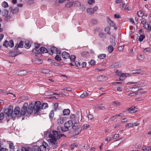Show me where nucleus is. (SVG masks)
Here are the masks:
<instances>
[{
	"label": "nucleus",
	"mask_w": 151,
	"mask_h": 151,
	"mask_svg": "<svg viewBox=\"0 0 151 151\" xmlns=\"http://www.w3.org/2000/svg\"><path fill=\"white\" fill-rule=\"evenodd\" d=\"M59 104L58 103H55L53 106V109L54 111H56L58 106Z\"/></svg>",
	"instance_id": "obj_36"
},
{
	"label": "nucleus",
	"mask_w": 151,
	"mask_h": 151,
	"mask_svg": "<svg viewBox=\"0 0 151 151\" xmlns=\"http://www.w3.org/2000/svg\"><path fill=\"white\" fill-rule=\"evenodd\" d=\"M41 102L39 101H36L33 106L32 107L31 106L28 108V114H32L34 111L35 113L39 112L41 109Z\"/></svg>",
	"instance_id": "obj_2"
},
{
	"label": "nucleus",
	"mask_w": 151,
	"mask_h": 151,
	"mask_svg": "<svg viewBox=\"0 0 151 151\" xmlns=\"http://www.w3.org/2000/svg\"><path fill=\"white\" fill-rule=\"evenodd\" d=\"M54 112H53V110H52L50 111V112L49 115V116L50 119H53L54 116Z\"/></svg>",
	"instance_id": "obj_30"
},
{
	"label": "nucleus",
	"mask_w": 151,
	"mask_h": 151,
	"mask_svg": "<svg viewBox=\"0 0 151 151\" xmlns=\"http://www.w3.org/2000/svg\"><path fill=\"white\" fill-rule=\"evenodd\" d=\"M26 112H27V111L21 109V110L20 111V115L21 116H24Z\"/></svg>",
	"instance_id": "obj_29"
},
{
	"label": "nucleus",
	"mask_w": 151,
	"mask_h": 151,
	"mask_svg": "<svg viewBox=\"0 0 151 151\" xmlns=\"http://www.w3.org/2000/svg\"><path fill=\"white\" fill-rule=\"evenodd\" d=\"M69 58H70V60L72 62H74L75 61L76 57L74 55H71V56L70 55V57H69Z\"/></svg>",
	"instance_id": "obj_31"
},
{
	"label": "nucleus",
	"mask_w": 151,
	"mask_h": 151,
	"mask_svg": "<svg viewBox=\"0 0 151 151\" xmlns=\"http://www.w3.org/2000/svg\"><path fill=\"white\" fill-rule=\"evenodd\" d=\"M127 126H128L129 127H134L133 123H128L127 124V125H126V127H127Z\"/></svg>",
	"instance_id": "obj_62"
},
{
	"label": "nucleus",
	"mask_w": 151,
	"mask_h": 151,
	"mask_svg": "<svg viewBox=\"0 0 151 151\" xmlns=\"http://www.w3.org/2000/svg\"><path fill=\"white\" fill-rule=\"evenodd\" d=\"M108 22L110 25L112 27H114L116 26L115 23L112 21L110 18L108 19Z\"/></svg>",
	"instance_id": "obj_21"
},
{
	"label": "nucleus",
	"mask_w": 151,
	"mask_h": 151,
	"mask_svg": "<svg viewBox=\"0 0 151 151\" xmlns=\"http://www.w3.org/2000/svg\"><path fill=\"white\" fill-rule=\"evenodd\" d=\"M4 117V114L3 112L0 113V120H2Z\"/></svg>",
	"instance_id": "obj_52"
},
{
	"label": "nucleus",
	"mask_w": 151,
	"mask_h": 151,
	"mask_svg": "<svg viewBox=\"0 0 151 151\" xmlns=\"http://www.w3.org/2000/svg\"><path fill=\"white\" fill-rule=\"evenodd\" d=\"M9 147L11 149H14V144L11 142H10L9 144Z\"/></svg>",
	"instance_id": "obj_48"
},
{
	"label": "nucleus",
	"mask_w": 151,
	"mask_h": 151,
	"mask_svg": "<svg viewBox=\"0 0 151 151\" xmlns=\"http://www.w3.org/2000/svg\"><path fill=\"white\" fill-rule=\"evenodd\" d=\"M9 47L12 48L13 47L14 45V43L13 40H10L9 42Z\"/></svg>",
	"instance_id": "obj_35"
},
{
	"label": "nucleus",
	"mask_w": 151,
	"mask_h": 151,
	"mask_svg": "<svg viewBox=\"0 0 151 151\" xmlns=\"http://www.w3.org/2000/svg\"><path fill=\"white\" fill-rule=\"evenodd\" d=\"M114 18H120L121 17L118 14H116L114 15Z\"/></svg>",
	"instance_id": "obj_61"
},
{
	"label": "nucleus",
	"mask_w": 151,
	"mask_h": 151,
	"mask_svg": "<svg viewBox=\"0 0 151 151\" xmlns=\"http://www.w3.org/2000/svg\"><path fill=\"white\" fill-rule=\"evenodd\" d=\"M40 52H41L42 53H46L48 52V51L45 47H42L40 48Z\"/></svg>",
	"instance_id": "obj_16"
},
{
	"label": "nucleus",
	"mask_w": 151,
	"mask_h": 151,
	"mask_svg": "<svg viewBox=\"0 0 151 151\" xmlns=\"http://www.w3.org/2000/svg\"><path fill=\"white\" fill-rule=\"evenodd\" d=\"M72 6H73L77 7L78 6H80L81 5V3H80V2L76 1L73 2H72Z\"/></svg>",
	"instance_id": "obj_14"
},
{
	"label": "nucleus",
	"mask_w": 151,
	"mask_h": 151,
	"mask_svg": "<svg viewBox=\"0 0 151 151\" xmlns=\"http://www.w3.org/2000/svg\"><path fill=\"white\" fill-rule=\"evenodd\" d=\"M132 73V74H140L142 73V71L141 70H133L131 71Z\"/></svg>",
	"instance_id": "obj_17"
},
{
	"label": "nucleus",
	"mask_w": 151,
	"mask_h": 151,
	"mask_svg": "<svg viewBox=\"0 0 151 151\" xmlns=\"http://www.w3.org/2000/svg\"><path fill=\"white\" fill-rule=\"evenodd\" d=\"M98 108L99 109L101 110H104L105 109V107L104 105L103 104H101L99 105L98 106Z\"/></svg>",
	"instance_id": "obj_43"
},
{
	"label": "nucleus",
	"mask_w": 151,
	"mask_h": 151,
	"mask_svg": "<svg viewBox=\"0 0 151 151\" xmlns=\"http://www.w3.org/2000/svg\"><path fill=\"white\" fill-rule=\"evenodd\" d=\"M151 51V48L150 47H148L145 48L143 50L144 52H150Z\"/></svg>",
	"instance_id": "obj_44"
},
{
	"label": "nucleus",
	"mask_w": 151,
	"mask_h": 151,
	"mask_svg": "<svg viewBox=\"0 0 151 151\" xmlns=\"http://www.w3.org/2000/svg\"><path fill=\"white\" fill-rule=\"evenodd\" d=\"M41 108L42 109H46L48 106V104L47 103H43L41 106Z\"/></svg>",
	"instance_id": "obj_27"
},
{
	"label": "nucleus",
	"mask_w": 151,
	"mask_h": 151,
	"mask_svg": "<svg viewBox=\"0 0 151 151\" xmlns=\"http://www.w3.org/2000/svg\"><path fill=\"white\" fill-rule=\"evenodd\" d=\"M40 50L38 48H36V56H39L41 55V54L40 51Z\"/></svg>",
	"instance_id": "obj_39"
},
{
	"label": "nucleus",
	"mask_w": 151,
	"mask_h": 151,
	"mask_svg": "<svg viewBox=\"0 0 151 151\" xmlns=\"http://www.w3.org/2000/svg\"><path fill=\"white\" fill-rule=\"evenodd\" d=\"M63 90L64 91H72V88H70L67 87V88H63Z\"/></svg>",
	"instance_id": "obj_53"
},
{
	"label": "nucleus",
	"mask_w": 151,
	"mask_h": 151,
	"mask_svg": "<svg viewBox=\"0 0 151 151\" xmlns=\"http://www.w3.org/2000/svg\"><path fill=\"white\" fill-rule=\"evenodd\" d=\"M18 11H19L18 8H17L13 10V14H16L18 12Z\"/></svg>",
	"instance_id": "obj_56"
},
{
	"label": "nucleus",
	"mask_w": 151,
	"mask_h": 151,
	"mask_svg": "<svg viewBox=\"0 0 151 151\" xmlns=\"http://www.w3.org/2000/svg\"><path fill=\"white\" fill-rule=\"evenodd\" d=\"M27 73V71L25 70H19L17 72L18 75L21 76H24Z\"/></svg>",
	"instance_id": "obj_13"
},
{
	"label": "nucleus",
	"mask_w": 151,
	"mask_h": 151,
	"mask_svg": "<svg viewBox=\"0 0 151 151\" xmlns=\"http://www.w3.org/2000/svg\"><path fill=\"white\" fill-rule=\"evenodd\" d=\"M62 56L64 59H67L69 58L70 57V54L64 51L62 53Z\"/></svg>",
	"instance_id": "obj_7"
},
{
	"label": "nucleus",
	"mask_w": 151,
	"mask_h": 151,
	"mask_svg": "<svg viewBox=\"0 0 151 151\" xmlns=\"http://www.w3.org/2000/svg\"><path fill=\"white\" fill-rule=\"evenodd\" d=\"M52 63L54 65L58 67H59L61 66V65L60 64L58 63H57L56 62H52Z\"/></svg>",
	"instance_id": "obj_55"
},
{
	"label": "nucleus",
	"mask_w": 151,
	"mask_h": 151,
	"mask_svg": "<svg viewBox=\"0 0 151 151\" xmlns=\"http://www.w3.org/2000/svg\"><path fill=\"white\" fill-rule=\"evenodd\" d=\"M72 128L75 132L76 134H78L80 133L79 124L78 123H75L72 126Z\"/></svg>",
	"instance_id": "obj_3"
},
{
	"label": "nucleus",
	"mask_w": 151,
	"mask_h": 151,
	"mask_svg": "<svg viewBox=\"0 0 151 151\" xmlns=\"http://www.w3.org/2000/svg\"><path fill=\"white\" fill-rule=\"evenodd\" d=\"M104 78H106L105 79V80H107L108 78L107 77L104 76V75H102V76H100L98 77L97 78V80L99 81H103V79H104Z\"/></svg>",
	"instance_id": "obj_20"
},
{
	"label": "nucleus",
	"mask_w": 151,
	"mask_h": 151,
	"mask_svg": "<svg viewBox=\"0 0 151 151\" xmlns=\"http://www.w3.org/2000/svg\"><path fill=\"white\" fill-rule=\"evenodd\" d=\"M88 52L86 51H83L81 52V55L83 57H86L87 56Z\"/></svg>",
	"instance_id": "obj_42"
},
{
	"label": "nucleus",
	"mask_w": 151,
	"mask_h": 151,
	"mask_svg": "<svg viewBox=\"0 0 151 151\" xmlns=\"http://www.w3.org/2000/svg\"><path fill=\"white\" fill-rule=\"evenodd\" d=\"M61 132L58 131H53L52 134H50L49 137L50 139H48V142L50 145L54 146L52 149H54L58 147V141L57 139H59L62 137L64 136L65 137L66 136L64 134H61Z\"/></svg>",
	"instance_id": "obj_1"
},
{
	"label": "nucleus",
	"mask_w": 151,
	"mask_h": 151,
	"mask_svg": "<svg viewBox=\"0 0 151 151\" xmlns=\"http://www.w3.org/2000/svg\"><path fill=\"white\" fill-rule=\"evenodd\" d=\"M99 35L101 38H106V34L102 32H100L99 34Z\"/></svg>",
	"instance_id": "obj_22"
},
{
	"label": "nucleus",
	"mask_w": 151,
	"mask_h": 151,
	"mask_svg": "<svg viewBox=\"0 0 151 151\" xmlns=\"http://www.w3.org/2000/svg\"><path fill=\"white\" fill-rule=\"evenodd\" d=\"M50 50L51 53H50V55H51V54H52L53 53H56V52H58L57 48L54 46L51 47L50 48Z\"/></svg>",
	"instance_id": "obj_10"
},
{
	"label": "nucleus",
	"mask_w": 151,
	"mask_h": 151,
	"mask_svg": "<svg viewBox=\"0 0 151 151\" xmlns=\"http://www.w3.org/2000/svg\"><path fill=\"white\" fill-rule=\"evenodd\" d=\"M55 59L56 60L59 62L60 61L62 60V59L61 57H60L59 55H56V56L55 57Z\"/></svg>",
	"instance_id": "obj_33"
},
{
	"label": "nucleus",
	"mask_w": 151,
	"mask_h": 151,
	"mask_svg": "<svg viewBox=\"0 0 151 151\" xmlns=\"http://www.w3.org/2000/svg\"><path fill=\"white\" fill-rule=\"evenodd\" d=\"M108 50L109 53H111L113 51L114 48L112 45H109L108 47Z\"/></svg>",
	"instance_id": "obj_19"
},
{
	"label": "nucleus",
	"mask_w": 151,
	"mask_h": 151,
	"mask_svg": "<svg viewBox=\"0 0 151 151\" xmlns=\"http://www.w3.org/2000/svg\"><path fill=\"white\" fill-rule=\"evenodd\" d=\"M127 111H129L130 113H132L136 112L137 110H135V107H134V108L133 107H132L128 109Z\"/></svg>",
	"instance_id": "obj_18"
},
{
	"label": "nucleus",
	"mask_w": 151,
	"mask_h": 151,
	"mask_svg": "<svg viewBox=\"0 0 151 151\" xmlns=\"http://www.w3.org/2000/svg\"><path fill=\"white\" fill-rule=\"evenodd\" d=\"M109 27H106L104 29V31L107 32V34L109 35H110L111 32H109L110 30Z\"/></svg>",
	"instance_id": "obj_37"
},
{
	"label": "nucleus",
	"mask_w": 151,
	"mask_h": 151,
	"mask_svg": "<svg viewBox=\"0 0 151 151\" xmlns=\"http://www.w3.org/2000/svg\"><path fill=\"white\" fill-rule=\"evenodd\" d=\"M142 20L141 22L142 24L145 25V26H146V24L147 23L146 20L143 18H142Z\"/></svg>",
	"instance_id": "obj_49"
},
{
	"label": "nucleus",
	"mask_w": 151,
	"mask_h": 151,
	"mask_svg": "<svg viewBox=\"0 0 151 151\" xmlns=\"http://www.w3.org/2000/svg\"><path fill=\"white\" fill-rule=\"evenodd\" d=\"M150 147H146L145 146H143L142 149L144 151H148L149 150Z\"/></svg>",
	"instance_id": "obj_57"
},
{
	"label": "nucleus",
	"mask_w": 151,
	"mask_h": 151,
	"mask_svg": "<svg viewBox=\"0 0 151 151\" xmlns=\"http://www.w3.org/2000/svg\"><path fill=\"white\" fill-rule=\"evenodd\" d=\"M73 124V123L72 121L70 120L66 122L64 124V126L67 128H68L70 127Z\"/></svg>",
	"instance_id": "obj_8"
},
{
	"label": "nucleus",
	"mask_w": 151,
	"mask_h": 151,
	"mask_svg": "<svg viewBox=\"0 0 151 151\" xmlns=\"http://www.w3.org/2000/svg\"><path fill=\"white\" fill-rule=\"evenodd\" d=\"M96 63L95 61L93 60H91L89 62V64L91 65H95Z\"/></svg>",
	"instance_id": "obj_50"
},
{
	"label": "nucleus",
	"mask_w": 151,
	"mask_h": 151,
	"mask_svg": "<svg viewBox=\"0 0 151 151\" xmlns=\"http://www.w3.org/2000/svg\"><path fill=\"white\" fill-rule=\"evenodd\" d=\"M89 147V146L87 144H85L83 146V148L84 149H88Z\"/></svg>",
	"instance_id": "obj_60"
},
{
	"label": "nucleus",
	"mask_w": 151,
	"mask_h": 151,
	"mask_svg": "<svg viewBox=\"0 0 151 151\" xmlns=\"http://www.w3.org/2000/svg\"><path fill=\"white\" fill-rule=\"evenodd\" d=\"M116 75L118 76H121L122 73L119 70H117L116 72Z\"/></svg>",
	"instance_id": "obj_58"
},
{
	"label": "nucleus",
	"mask_w": 151,
	"mask_h": 151,
	"mask_svg": "<svg viewBox=\"0 0 151 151\" xmlns=\"http://www.w3.org/2000/svg\"><path fill=\"white\" fill-rule=\"evenodd\" d=\"M13 112L14 115L16 117L17 116L20 114V108L18 106L15 107L14 110Z\"/></svg>",
	"instance_id": "obj_5"
},
{
	"label": "nucleus",
	"mask_w": 151,
	"mask_h": 151,
	"mask_svg": "<svg viewBox=\"0 0 151 151\" xmlns=\"http://www.w3.org/2000/svg\"><path fill=\"white\" fill-rule=\"evenodd\" d=\"M86 12L88 13H89L90 14H93L94 12L93 9L92 8H88L86 9Z\"/></svg>",
	"instance_id": "obj_28"
},
{
	"label": "nucleus",
	"mask_w": 151,
	"mask_h": 151,
	"mask_svg": "<svg viewBox=\"0 0 151 151\" xmlns=\"http://www.w3.org/2000/svg\"><path fill=\"white\" fill-rule=\"evenodd\" d=\"M72 6V2H69L68 3L66 4L65 6V7L69 8L71 7Z\"/></svg>",
	"instance_id": "obj_45"
},
{
	"label": "nucleus",
	"mask_w": 151,
	"mask_h": 151,
	"mask_svg": "<svg viewBox=\"0 0 151 151\" xmlns=\"http://www.w3.org/2000/svg\"><path fill=\"white\" fill-rule=\"evenodd\" d=\"M145 38V35H141L139 37V40L140 42H142L143 41Z\"/></svg>",
	"instance_id": "obj_41"
},
{
	"label": "nucleus",
	"mask_w": 151,
	"mask_h": 151,
	"mask_svg": "<svg viewBox=\"0 0 151 151\" xmlns=\"http://www.w3.org/2000/svg\"><path fill=\"white\" fill-rule=\"evenodd\" d=\"M90 127V126L88 124H85L82 127V128L83 129H86Z\"/></svg>",
	"instance_id": "obj_54"
},
{
	"label": "nucleus",
	"mask_w": 151,
	"mask_h": 151,
	"mask_svg": "<svg viewBox=\"0 0 151 151\" xmlns=\"http://www.w3.org/2000/svg\"><path fill=\"white\" fill-rule=\"evenodd\" d=\"M31 46V44L28 41H25L24 47L26 48L29 49Z\"/></svg>",
	"instance_id": "obj_25"
},
{
	"label": "nucleus",
	"mask_w": 151,
	"mask_h": 151,
	"mask_svg": "<svg viewBox=\"0 0 151 151\" xmlns=\"http://www.w3.org/2000/svg\"><path fill=\"white\" fill-rule=\"evenodd\" d=\"M40 45L38 43L36 44V43H35L34 47L36 48H38L40 47Z\"/></svg>",
	"instance_id": "obj_64"
},
{
	"label": "nucleus",
	"mask_w": 151,
	"mask_h": 151,
	"mask_svg": "<svg viewBox=\"0 0 151 151\" xmlns=\"http://www.w3.org/2000/svg\"><path fill=\"white\" fill-rule=\"evenodd\" d=\"M88 119L90 120L92 119L93 118V115L92 114H89L88 116Z\"/></svg>",
	"instance_id": "obj_59"
},
{
	"label": "nucleus",
	"mask_w": 151,
	"mask_h": 151,
	"mask_svg": "<svg viewBox=\"0 0 151 151\" xmlns=\"http://www.w3.org/2000/svg\"><path fill=\"white\" fill-rule=\"evenodd\" d=\"M9 42L7 40L5 41L3 43V45L5 46L6 47H7L9 46Z\"/></svg>",
	"instance_id": "obj_51"
},
{
	"label": "nucleus",
	"mask_w": 151,
	"mask_h": 151,
	"mask_svg": "<svg viewBox=\"0 0 151 151\" xmlns=\"http://www.w3.org/2000/svg\"><path fill=\"white\" fill-rule=\"evenodd\" d=\"M70 110L68 109H65L63 110V115L67 116L69 115L70 113Z\"/></svg>",
	"instance_id": "obj_12"
},
{
	"label": "nucleus",
	"mask_w": 151,
	"mask_h": 151,
	"mask_svg": "<svg viewBox=\"0 0 151 151\" xmlns=\"http://www.w3.org/2000/svg\"><path fill=\"white\" fill-rule=\"evenodd\" d=\"M119 63L118 62L115 63H113L112 64L110 65L109 67L110 68H116V67H118L119 66Z\"/></svg>",
	"instance_id": "obj_15"
},
{
	"label": "nucleus",
	"mask_w": 151,
	"mask_h": 151,
	"mask_svg": "<svg viewBox=\"0 0 151 151\" xmlns=\"http://www.w3.org/2000/svg\"><path fill=\"white\" fill-rule=\"evenodd\" d=\"M40 148V151H45L46 150V147H45L44 145H41Z\"/></svg>",
	"instance_id": "obj_32"
},
{
	"label": "nucleus",
	"mask_w": 151,
	"mask_h": 151,
	"mask_svg": "<svg viewBox=\"0 0 151 151\" xmlns=\"http://www.w3.org/2000/svg\"><path fill=\"white\" fill-rule=\"evenodd\" d=\"M75 65L78 68H80L81 66V63L77 61H76L74 63Z\"/></svg>",
	"instance_id": "obj_46"
},
{
	"label": "nucleus",
	"mask_w": 151,
	"mask_h": 151,
	"mask_svg": "<svg viewBox=\"0 0 151 151\" xmlns=\"http://www.w3.org/2000/svg\"><path fill=\"white\" fill-rule=\"evenodd\" d=\"M13 107L12 106H9L8 109L7 113L5 112V114L7 116H12L13 118H15V116L14 115L13 112Z\"/></svg>",
	"instance_id": "obj_4"
},
{
	"label": "nucleus",
	"mask_w": 151,
	"mask_h": 151,
	"mask_svg": "<svg viewBox=\"0 0 151 151\" xmlns=\"http://www.w3.org/2000/svg\"><path fill=\"white\" fill-rule=\"evenodd\" d=\"M31 149L32 151H40V147L37 145L33 146L32 149L30 148Z\"/></svg>",
	"instance_id": "obj_11"
},
{
	"label": "nucleus",
	"mask_w": 151,
	"mask_h": 151,
	"mask_svg": "<svg viewBox=\"0 0 151 151\" xmlns=\"http://www.w3.org/2000/svg\"><path fill=\"white\" fill-rule=\"evenodd\" d=\"M59 128H60L61 131L63 132H65L68 131L69 130V129L68 128L66 127H65L64 126V127H58V129H59Z\"/></svg>",
	"instance_id": "obj_23"
},
{
	"label": "nucleus",
	"mask_w": 151,
	"mask_h": 151,
	"mask_svg": "<svg viewBox=\"0 0 151 151\" xmlns=\"http://www.w3.org/2000/svg\"><path fill=\"white\" fill-rule=\"evenodd\" d=\"M123 3V1L122 0H116L115 1V3L116 4H119V3Z\"/></svg>",
	"instance_id": "obj_63"
},
{
	"label": "nucleus",
	"mask_w": 151,
	"mask_h": 151,
	"mask_svg": "<svg viewBox=\"0 0 151 151\" xmlns=\"http://www.w3.org/2000/svg\"><path fill=\"white\" fill-rule=\"evenodd\" d=\"M137 14L139 17H142L143 16V15L142 14V11L140 10L137 12Z\"/></svg>",
	"instance_id": "obj_40"
},
{
	"label": "nucleus",
	"mask_w": 151,
	"mask_h": 151,
	"mask_svg": "<svg viewBox=\"0 0 151 151\" xmlns=\"http://www.w3.org/2000/svg\"><path fill=\"white\" fill-rule=\"evenodd\" d=\"M57 122L58 124H61L63 123L64 121L63 118L60 117V119H58Z\"/></svg>",
	"instance_id": "obj_34"
},
{
	"label": "nucleus",
	"mask_w": 151,
	"mask_h": 151,
	"mask_svg": "<svg viewBox=\"0 0 151 151\" xmlns=\"http://www.w3.org/2000/svg\"><path fill=\"white\" fill-rule=\"evenodd\" d=\"M86 62H83L81 64L80 68H84L86 67Z\"/></svg>",
	"instance_id": "obj_47"
},
{
	"label": "nucleus",
	"mask_w": 151,
	"mask_h": 151,
	"mask_svg": "<svg viewBox=\"0 0 151 151\" xmlns=\"http://www.w3.org/2000/svg\"><path fill=\"white\" fill-rule=\"evenodd\" d=\"M106 57V55L104 54H99L98 55V57L100 59H103Z\"/></svg>",
	"instance_id": "obj_26"
},
{
	"label": "nucleus",
	"mask_w": 151,
	"mask_h": 151,
	"mask_svg": "<svg viewBox=\"0 0 151 151\" xmlns=\"http://www.w3.org/2000/svg\"><path fill=\"white\" fill-rule=\"evenodd\" d=\"M88 93L86 91H84L81 95L80 97L81 98H84L88 96Z\"/></svg>",
	"instance_id": "obj_24"
},
{
	"label": "nucleus",
	"mask_w": 151,
	"mask_h": 151,
	"mask_svg": "<svg viewBox=\"0 0 151 151\" xmlns=\"http://www.w3.org/2000/svg\"><path fill=\"white\" fill-rule=\"evenodd\" d=\"M23 41H20L19 42V44L17 43L16 45L15 46L14 49L15 50H17L18 48H22L23 46Z\"/></svg>",
	"instance_id": "obj_6"
},
{
	"label": "nucleus",
	"mask_w": 151,
	"mask_h": 151,
	"mask_svg": "<svg viewBox=\"0 0 151 151\" xmlns=\"http://www.w3.org/2000/svg\"><path fill=\"white\" fill-rule=\"evenodd\" d=\"M17 151H32V150L29 147L26 148L24 147H22L21 148L18 149Z\"/></svg>",
	"instance_id": "obj_9"
},
{
	"label": "nucleus",
	"mask_w": 151,
	"mask_h": 151,
	"mask_svg": "<svg viewBox=\"0 0 151 151\" xmlns=\"http://www.w3.org/2000/svg\"><path fill=\"white\" fill-rule=\"evenodd\" d=\"M2 6L4 8L7 7L9 6V5L8 3L4 1L3 2L2 4Z\"/></svg>",
	"instance_id": "obj_38"
}]
</instances>
